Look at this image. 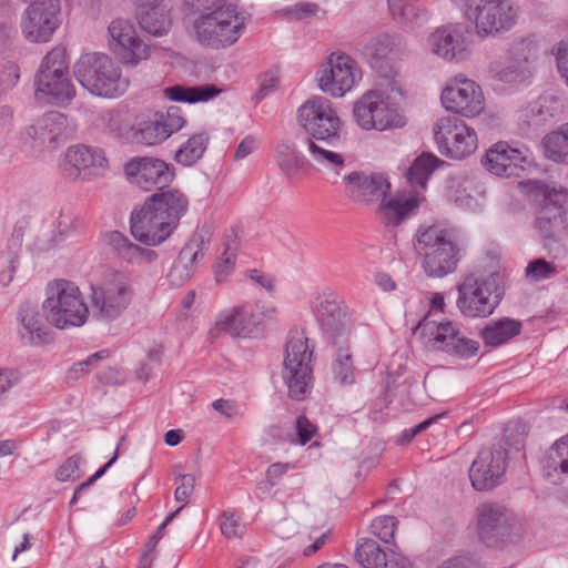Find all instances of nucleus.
Segmentation results:
<instances>
[{
	"label": "nucleus",
	"instance_id": "40",
	"mask_svg": "<svg viewBox=\"0 0 568 568\" xmlns=\"http://www.w3.org/2000/svg\"><path fill=\"white\" fill-rule=\"evenodd\" d=\"M443 161L430 152H422L406 172L407 182L412 186L425 189L427 182Z\"/></svg>",
	"mask_w": 568,
	"mask_h": 568
},
{
	"label": "nucleus",
	"instance_id": "41",
	"mask_svg": "<svg viewBox=\"0 0 568 568\" xmlns=\"http://www.w3.org/2000/svg\"><path fill=\"white\" fill-rule=\"evenodd\" d=\"M541 463L544 474L548 478L558 473L568 475V438L564 436L556 440L547 450Z\"/></svg>",
	"mask_w": 568,
	"mask_h": 568
},
{
	"label": "nucleus",
	"instance_id": "9",
	"mask_svg": "<svg viewBox=\"0 0 568 568\" xmlns=\"http://www.w3.org/2000/svg\"><path fill=\"white\" fill-rule=\"evenodd\" d=\"M42 308L45 320L60 329L83 325L89 314L80 288L67 280H57L48 284Z\"/></svg>",
	"mask_w": 568,
	"mask_h": 568
},
{
	"label": "nucleus",
	"instance_id": "44",
	"mask_svg": "<svg viewBox=\"0 0 568 568\" xmlns=\"http://www.w3.org/2000/svg\"><path fill=\"white\" fill-rule=\"evenodd\" d=\"M333 346L336 349L332 365L334 378L343 385L353 384L355 382V367L349 352V339H346L345 344L339 343V345Z\"/></svg>",
	"mask_w": 568,
	"mask_h": 568
},
{
	"label": "nucleus",
	"instance_id": "27",
	"mask_svg": "<svg viewBox=\"0 0 568 568\" xmlns=\"http://www.w3.org/2000/svg\"><path fill=\"white\" fill-rule=\"evenodd\" d=\"M442 103L446 110L467 118L478 115L485 108L481 88L468 79L456 80L442 92Z\"/></svg>",
	"mask_w": 568,
	"mask_h": 568
},
{
	"label": "nucleus",
	"instance_id": "59",
	"mask_svg": "<svg viewBox=\"0 0 568 568\" xmlns=\"http://www.w3.org/2000/svg\"><path fill=\"white\" fill-rule=\"evenodd\" d=\"M278 79L272 73L266 72L258 78V89L255 93L256 102L262 101L277 88Z\"/></svg>",
	"mask_w": 568,
	"mask_h": 568
},
{
	"label": "nucleus",
	"instance_id": "56",
	"mask_svg": "<svg viewBox=\"0 0 568 568\" xmlns=\"http://www.w3.org/2000/svg\"><path fill=\"white\" fill-rule=\"evenodd\" d=\"M220 529L222 535L229 539L241 537L243 532V526L240 524V519L227 511L222 514Z\"/></svg>",
	"mask_w": 568,
	"mask_h": 568
},
{
	"label": "nucleus",
	"instance_id": "62",
	"mask_svg": "<svg viewBox=\"0 0 568 568\" xmlns=\"http://www.w3.org/2000/svg\"><path fill=\"white\" fill-rule=\"evenodd\" d=\"M8 270L0 272V282L3 286H8L13 280L14 273L19 265V254L17 251L8 253Z\"/></svg>",
	"mask_w": 568,
	"mask_h": 568
},
{
	"label": "nucleus",
	"instance_id": "57",
	"mask_svg": "<svg viewBox=\"0 0 568 568\" xmlns=\"http://www.w3.org/2000/svg\"><path fill=\"white\" fill-rule=\"evenodd\" d=\"M176 479L181 481V484L176 487L174 491V497L176 501H187L189 497L192 495L195 486V477L192 474H181L174 471Z\"/></svg>",
	"mask_w": 568,
	"mask_h": 568
},
{
	"label": "nucleus",
	"instance_id": "7",
	"mask_svg": "<svg viewBox=\"0 0 568 568\" xmlns=\"http://www.w3.org/2000/svg\"><path fill=\"white\" fill-rule=\"evenodd\" d=\"M67 50L63 47H55L42 59L34 75V98L37 101L65 106L75 97L70 71Z\"/></svg>",
	"mask_w": 568,
	"mask_h": 568
},
{
	"label": "nucleus",
	"instance_id": "23",
	"mask_svg": "<svg viewBox=\"0 0 568 568\" xmlns=\"http://www.w3.org/2000/svg\"><path fill=\"white\" fill-rule=\"evenodd\" d=\"M186 124L180 106L172 105L165 112L155 111L146 115L138 124L134 136L145 145H156L180 131Z\"/></svg>",
	"mask_w": 568,
	"mask_h": 568
},
{
	"label": "nucleus",
	"instance_id": "19",
	"mask_svg": "<svg viewBox=\"0 0 568 568\" xmlns=\"http://www.w3.org/2000/svg\"><path fill=\"white\" fill-rule=\"evenodd\" d=\"M477 529L488 547H499L520 534L517 519L505 507L489 503L477 508Z\"/></svg>",
	"mask_w": 568,
	"mask_h": 568
},
{
	"label": "nucleus",
	"instance_id": "15",
	"mask_svg": "<svg viewBox=\"0 0 568 568\" xmlns=\"http://www.w3.org/2000/svg\"><path fill=\"white\" fill-rule=\"evenodd\" d=\"M434 138L439 152L450 159H464L477 149V133L457 115L439 118Z\"/></svg>",
	"mask_w": 568,
	"mask_h": 568
},
{
	"label": "nucleus",
	"instance_id": "45",
	"mask_svg": "<svg viewBox=\"0 0 568 568\" xmlns=\"http://www.w3.org/2000/svg\"><path fill=\"white\" fill-rule=\"evenodd\" d=\"M389 10L394 19L409 28L419 27L428 20V12L415 3L390 4Z\"/></svg>",
	"mask_w": 568,
	"mask_h": 568
},
{
	"label": "nucleus",
	"instance_id": "64",
	"mask_svg": "<svg viewBox=\"0 0 568 568\" xmlns=\"http://www.w3.org/2000/svg\"><path fill=\"white\" fill-rule=\"evenodd\" d=\"M477 560L470 556H459L446 560L439 568H476Z\"/></svg>",
	"mask_w": 568,
	"mask_h": 568
},
{
	"label": "nucleus",
	"instance_id": "26",
	"mask_svg": "<svg viewBox=\"0 0 568 568\" xmlns=\"http://www.w3.org/2000/svg\"><path fill=\"white\" fill-rule=\"evenodd\" d=\"M313 313L323 334L331 339L332 345L345 344L349 339L351 325L342 302L334 295L318 297L313 305Z\"/></svg>",
	"mask_w": 568,
	"mask_h": 568
},
{
	"label": "nucleus",
	"instance_id": "52",
	"mask_svg": "<svg viewBox=\"0 0 568 568\" xmlns=\"http://www.w3.org/2000/svg\"><path fill=\"white\" fill-rule=\"evenodd\" d=\"M392 396V389L389 386H386L381 396L374 402L373 409L371 412L372 420L374 423H387L388 419L385 418V416L389 415V404L392 403L390 399Z\"/></svg>",
	"mask_w": 568,
	"mask_h": 568
},
{
	"label": "nucleus",
	"instance_id": "58",
	"mask_svg": "<svg viewBox=\"0 0 568 568\" xmlns=\"http://www.w3.org/2000/svg\"><path fill=\"white\" fill-rule=\"evenodd\" d=\"M82 457L73 455L69 457L55 471V478L59 481H67L74 478V474L79 471Z\"/></svg>",
	"mask_w": 568,
	"mask_h": 568
},
{
	"label": "nucleus",
	"instance_id": "33",
	"mask_svg": "<svg viewBox=\"0 0 568 568\" xmlns=\"http://www.w3.org/2000/svg\"><path fill=\"white\" fill-rule=\"evenodd\" d=\"M356 558L364 568H413L409 560L398 554H386L374 539H362Z\"/></svg>",
	"mask_w": 568,
	"mask_h": 568
},
{
	"label": "nucleus",
	"instance_id": "1",
	"mask_svg": "<svg viewBox=\"0 0 568 568\" xmlns=\"http://www.w3.org/2000/svg\"><path fill=\"white\" fill-rule=\"evenodd\" d=\"M297 121L306 135L296 140L306 146L313 160L325 169L339 174L345 165L342 154L326 150L315 141L335 145L341 140L342 121L333 109L332 102L324 97L306 100L297 110Z\"/></svg>",
	"mask_w": 568,
	"mask_h": 568
},
{
	"label": "nucleus",
	"instance_id": "18",
	"mask_svg": "<svg viewBox=\"0 0 568 568\" xmlns=\"http://www.w3.org/2000/svg\"><path fill=\"white\" fill-rule=\"evenodd\" d=\"M21 17L20 28L31 43L49 42L61 24L59 0L29 1Z\"/></svg>",
	"mask_w": 568,
	"mask_h": 568
},
{
	"label": "nucleus",
	"instance_id": "20",
	"mask_svg": "<svg viewBox=\"0 0 568 568\" xmlns=\"http://www.w3.org/2000/svg\"><path fill=\"white\" fill-rule=\"evenodd\" d=\"M423 334L433 337L435 349L444 352L459 359H469L477 355L479 342L463 334L452 322L435 323L424 321L420 323Z\"/></svg>",
	"mask_w": 568,
	"mask_h": 568
},
{
	"label": "nucleus",
	"instance_id": "5",
	"mask_svg": "<svg viewBox=\"0 0 568 568\" xmlns=\"http://www.w3.org/2000/svg\"><path fill=\"white\" fill-rule=\"evenodd\" d=\"M526 433L519 428H504L503 437L490 446H484L469 468L471 486L478 490H490L501 484L506 473L507 457L525 447Z\"/></svg>",
	"mask_w": 568,
	"mask_h": 568
},
{
	"label": "nucleus",
	"instance_id": "31",
	"mask_svg": "<svg viewBox=\"0 0 568 568\" xmlns=\"http://www.w3.org/2000/svg\"><path fill=\"white\" fill-rule=\"evenodd\" d=\"M17 336L23 346H41L49 343V331L37 303H21L17 312Z\"/></svg>",
	"mask_w": 568,
	"mask_h": 568
},
{
	"label": "nucleus",
	"instance_id": "3",
	"mask_svg": "<svg viewBox=\"0 0 568 568\" xmlns=\"http://www.w3.org/2000/svg\"><path fill=\"white\" fill-rule=\"evenodd\" d=\"M346 194L354 202L372 204L381 202L377 209L381 221L387 226H398L412 216L419 206L418 197L390 196V183L382 173L366 174L354 171L344 176Z\"/></svg>",
	"mask_w": 568,
	"mask_h": 568
},
{
	"label": "nucleus",
	"instance_id": "54",
	"mask_svg": "<svg viewBox=\"0 0 568 568\" xmlns=\"http://www.w3.org/2000/svg\"><path fill=\"white\" fill-rule=\"evenodd\" d=\"M233 3L237 4V0H184V4L189 7L193 12H200L201 14L206 12H213L216 10H224V4Z\"/></svg>",
	"mask_w": 568,
	"mask_h": 568
},
{
	"label": "nucleus",
	"instance_id": "6",
	"mask_svg": "<svg viewBox=\"0 0 568 568\" xmlns=\"http://www.w3.org/2000/svg\"><path fill=\"white\" fill-rule=\"evenodd\" d=\"M456 288V306L467 318L490 316L505 296L504 276L498 271L488 274L468 273L463 276Z\"/></svg>",
	"mask_w": 568,
	"mask_h": 568
},
{
	"label": "nucleus",
	"instance_id": "25",
	"mask_svg": "<svg viewBox=\"0 0 568 568\" xmlns=\"http://www.w3.org/2000/svg\"><path fill=\"white\" fill-rule=\"evenodd\" d=\"M215 326L217 331L240 338H257L264 333L262 314L256 313L248 303L221 312Z\"/></svg>",
	"mask_w": 568,
	"mask_h": 568
},
{
	"label": "nucleus",
	"instance_id": "14",
	"mask_svg": "<svg viewBox=\"0 0 568 568\" xmlns=\"http://www.w3.org/2000/svg\"><path fill=\"white\" fill-rule=\"evenodd\" d=\"M466 17L479 36L510 30L517 20V9L509 0H469Z\"/></svg>",
	"mask_w": 568,
	"mask_h": 568
},
{
	"label": "nucleus",
	"instance_id": "42",
	"mask_svg": "<svg viewBox=\"0 0 568 568\" xmlns=\"http://www.w3.org/2000/svg\"><path fill=\"white\" fill-rule=\"evenodd\" d=\"M136 19L141 29L154 37L166 34L171 26L169 16L158 7H139Z\"/></svg>",
	"mask_w": 568,
	"mask_h": 568
},
{
	"label": "nucleus",
	"instance_id": "10",
	"mask_svg": "<svg viewBox=\"0 0 568 568\" xmlns=\"http://www.w3.org/2000/svg\"><path fill=\"white\" fill-rule=\"evenodd\" d=\"M313 353L310 339L303 331L291 329L288 332L283 378L288 388V395L293 399H304L311 390L313 378Z\"/></svg>",
	"mask_w": 568,
	"mask_h": 568
},
{
	"label": "nucleus",
	"instance_id": "36",
	"mask_svg": "<svg viewBox=\"0 0 568 568\" xmlns=\"http://www.w3.org/2000/svg\"><path fill=\"white\" fill-rule=\"evenodd\" d=\"M428 44L435 54L449 61L456 59L464 50L463 36L450 28L437 29L429 36Z\"/></svg>",
	"mask_w": 568,
	"mask_h": 568
},
{
	"label": "nucleus",
	"instance_id": "16",
	"mask_svg": "<svg viewBox=\"0 0 568 568\" xmlns=\"http://www.w3.org/2000/svg\"><path fill=\"white\" fill-rule=\"evenodd\" d=\"M130 184L145 192H165L175 179V168L154 156H133L124 164Z\"/></svg>",
	"mask_w": 568,
	"mask_h": 568
},
{
	"label": "nucleus",
	"instance_id": "2",
	"mask_svg": "<svg viewBox=\"0 0 568 568\" xmlns=\"http://www.w3.org/2000/svg\"><path fill=\"white\" fill-rule=\"evenodd\" d=\"M187 210L189 199L182 191L153 192L131 212V234L144 245H160L178 229Z\"/></svg>",
	"mask_w": 568,
	"mask_h": 568
},
{
	"label": "nucleus",
	"instance_id": "46",
	"mask_svg": "<svg viewBox=\"0 0 568 568\" xmlns=\"http://www.w3.org/2000/svg\"><path fill=\"white\" fill-rule=\"evenodd\" d=\"M109 243L118 254V256L128 263H136L139 261L140 247L130 241L119 231H112L109 234Z\"/></svg>",
	"mask_w": 568,
	"mask_h": 568
},
{
	"label": "nucleus",
	"instance_id": "43",
	"mask_svg": "<svg viewBox=\"0 0 568 568\" xmlns=\"http://www.w3.org/2000/svg\"><path fill=\"white\" fill-rule=\"evenodd\" d=\"M542 146L547 159L557 163H568V122L557 131L546 134Z\"/></svg>",
	"mask_w": 568,
	"mask_h": 568
},
{
	"label": "nucleus",
	"instance_id": "24",
	"mask_svg": "<svg viewBox=\"0 0 568 568\" xmlns=\"http://www.w3.org/2000/svg\"><path fill=\"white\" fill-rule=\"evenodd\" d=\"M536 193L542 196L535 226L542 239H552L555 231L564 223L567 192L565 189L536 183Z\"/></svg>",
	"mask_w": 568,
	"mask_h": 568
},
{
	"label": "nucleus",
	"instance_id": "30",
	"mask_svg": "<svg viewBox=\"0 0 568 568\" xmlns=\"http://www.w3.org/2000/svg\"><path fill=\"white\" fill-rule=\"evenodd\" d=\"M565 112V100L552 93L540 94L520 110V123L528 130L538 131L557 121Z\"/></svg>",
	"mask_w": 568,
	"mask_h": 568
},
{
	"label": "nucleus",
	"instance_id": "60",
	"mask_svg": "<svg viewBox=\"0 0 568 568\" xmlns=\"http://www.w3.org/2000/svg\"><path fill=\"white\" fill-rule=\"evenodd\" d=\"M556 60L558 71L568 85V38L557 44Z\"/></svg>",
	"mask_w": 568,
	"mask_h": 568
},
{
	"label": "nucleus",
	"instance_id": "49",
	"mask_svg": "<svg viewBox=\"0 0 568 568\" xmlns=\"http://www.w3.org/2000/svg\"><path fill=\"white\" fill-rule=\"evenodd\" d=\"M20 80V68L13 61H6L0 67V94L11 91Z\"/></svg>",
	"mask_w": 568,
	"mask_h": 568
},
{
	"label": "nucleus",
	"instance_id": "37",
	"mask_svg": "<svg viewBox=\"0 0 568 568\" xmlns=\"http://www.w3.org/2000/svg\"><path fill=\"white\" fill-rule=\"evenodd\" d=\"M209 144L210 135L206 132L194 133L179 146L173 159L178 164L191 168L203 158Z\"/></svg>",
	"mask_w": 568,
	"mask_h": 568
},
{
	"label": "nucleus",
	"instance_id": "39",
	"mask_svg": "<svg viewBox=\"0 0 568 568\" xmlns=\"http://www.w3.org/2000/svg\"><path fill=\"white\" fill-rule=\"evenodd\" d=\"M221 93L214 84H203L195 87L172 85L165 89V95L171 101L197 103L207 102L209 100L217 97Z\"/></svg>",
	"mask_w": 568,
	"mask_h": 568
},
{
	"label": "nucleus",
	"instance_id": "21",
	"mask_svg": "<svg viewBox=\"0 0 568 568\" xmlns=\"http://www.w3.org/2000/svg\"><path fill=\"white\" fill-rule=\"evenodd\" d=\"M359 75L357 63L345 53L333 52L317 72L320 89L335 98L351 91Z\"/></svg>",
	"mask_w": 568,
	"mask_h": 568
},
{
	"label": "nucleus",
	"instance_id": "53",
	"mask_svg": "<svg viewBox=\"0 0 568 568\" xmlns=\"http://www.w3.org/2000/svg\"><path fill=\"white\" fill-rule=\"evenodd\" d=\"M556 266L554 263L545 258H536L528 263L526 273L535 281H541L551 277L556 274Z\"/></svg>",
	"mask_w": 568,
	"mask_h": 568
},
{
	"label": "nucleus",
	"instance_id": "13",
	"mask_svg": "<svg viewBox=\"0 0 568 568\" xmlns=\"http://www.w3.org/2000/svg\"><path fill=\"white\" fill-rule=\"evenodd\" d=\"M134 296L131 278L123 272H114L102 285L92 286L91 302L94 315L111 322L120 317Z\"/></svg>",
	"mask_w": 568,
	"mask_h": 568
},
{
	"label": "nucleus",
	"instance_id": "61",
	"mask_svg": "<svg viewBox=\"0 0 568 568\" xmlns=\"http://www.w3.org/2000/svg\"><path fill=\"white\" fill-rule=\"evenodd\" d=\"M212 407L214 410L227 418H233L240 415V405L231 399H216L212 403Z\"/></svg>",
	"mask_w": 568,
	"mask_h": 568
},
{
	"label": "nucleus",
	"instance_id": "32",
	"mask_svg": "<svg viewBox=\"0 0 568 568\" xmlns=\"http://www.w3.org/2000/svg\"><path fill=\"white\" fill-rule=\"evenodd\" d=\"M481 163L495 175L519 176L525 169L526 156L519 149L510 148L506 142H498L487 150Z\"/></svg>",
	"mask_w": 568,
	"mask_h": 568
},
{
	"label": "nucleus",
	"instance_id": "51",
	"mask_svg": "<svg viewBox=\"0 0 568 568\" xmlns=\"http://www.w3.org/2000/svg\"><path fill=\"white\" fill-rule=\"evenodd\" d=\"M109 356V351L101 349L94 354H91L83 361L74 363L68 372L69 381H77L84 375L89 369L100 359H104Z\"/></svg>",
	"mask_w": 568,
	"mask_h": 568
},
{
	"label": "nucleus",
	"instance_id": "34",
	"mask_svg": "<svg viewBox=\"0 0 568 568\" xmlns=\"http://www.w3.org/2000/svg\"><path fill=\"white\" fill-rule=\"evenodd\" d=\"M523 323L511 317H500L487 323L479 332L484 344L488 347H499L520 335Z\"/></svg>",
	"mask_w": 568,
	"mask_h": 568
},
{
	"label": "nucleus",
	"instance_id": "50",
	"mask_svg": "<svg viewBox=\"0 0 568 568\" xmlns=\"http://www.w3.org/2000/svg\"><path fill=\"white\" fill-rule=\"evenodd\" d=\"M236 254L235 252H231V247L227 245L214 265V275L217 283L226 281L234 270Z\"/></svg>",
	"mask_w": 568,
	"mask_h": 568
},
{
	"label": "nucleus",
	"instance_id": "55",
	"mask_svg": "<svg viewBox=\"0 0 568 568\" xmlns=\"http://www.w3.org/2000/svg\"><path fill=\"white\" fill-rule=\"evenodd\" d=\"M280 437L290 444L305 445L315 435L317 428H280Z\"/></svg>",
	"mask_w": 568,
	"mask_h": 568
},
{
	"label": "nucleus",
	"instance_id": "17",
	"mask_svg": "<svg viewBox=\"0 0 568 568\" xmlns=\"http://www.w3.org/2000/svg\"><path fill=\"white\" fill-rule=\"evenodd\" d=\"M355 122L364 130L385 131L403 128L406 119L397 109L390 108L384 95L377 91H369L362 95L353 109Z\"/></svg>",
	"mask_w": 568,
	"mask_h": 568
},
{
	"label": "nucleus",
	"instance_id": "35",
	"mask_svg": "<svg viewBox=\"0 0 568 568\" xmlns=\"http://www.w3.org/2000/svg\"><path fill=\"white\" fill-rule=\"evenodd\" d=\"M394 39L388 33H381L358 43L357 50L373 69H382L395 50Z\"/></svg>",
	"mask_w": 568,
	"mask_h": 568
},
{
	"label": "nucleus",
	"instance_id": "12",
	"mask_svg": "<svg viewBox=\"0 0 568 568\" xmlns=\"http://www.w3.org/2000/svg\"><path fill=\"white\" fill-rule=\"evenodd\" d=\"M75 124L59 111H49L21 131L24 145L36 150H55L75 133Z\"/></svg>",
	"mask_w": 568,
	"mask_h": 568
},
{
	"label": "nucleus",
	"instance_id": "28",
	"mask_svg": "<svg viewBox=\"0 0 568 568\" xmlns=\"http://www.w3.org/2000/svg\"><path fill=\"white\" fill-rule=\"evenodd\" d=\"M210 242L207 230L195 231L189 241L181 248L176 260L168 274L172 285L181 286L189 281L197 267V262L203 257Z\"/></svg>",
	"mask_w": 568,
	"mask_h": 568
},
{
	"label": "nucleus",
	"instance_id": "11",
	"mask_svg": "<svg viewBox=\"0 0 568 568\" xmlns=\"http://www.w3.org/2000/svg\"><path fill=\"white\" fill-rule=\"evenodd\" d=\"M226 9L201 14L194 21L197 41L206 48L221 49L235 43L243 30L244 18L237 12V4H224Z\"/></svg>",
	"mask_w": 568,
	"mask_h": 568
},
{
	"label": "nucleus",
	"instance_id": "4",
	"mask_svg": "<svg viewBox=\"0 0 568 568\" xmlns=\"http://www.w3.org/2000/svg\"><path fill=\"white\" fill-rule=\"evenodd\" d=\"M413 245L422 258L424 272L434 278L456 272L466 253L457 233L440 224L420 225L414 234Z\"/></svg>",
	"mask_w": 568,
	"mask_h": 568
},
{
	"label": "nucleus",
	"instance_id": "38",
	"mask_svg": "<svg viewBox=\"0 0 568 568\" xmlns=\"http://www.w3.org/2000/svg\"><path fill=\"white\" fill-rule=\"evenodd\" d=\"M275 159L287 179H292L298 171L307 170L310 166L308 160L298 151L297 145L288 141L277 145Z\"/></svg>",
	"mask_w": 568,
	"mask_h": 568
},
{
	"label": "nucleus",
	"instance_id": "47",
	"mask_svg": "<svg viewBox=\"0 0 568 568\" xmlns=\"http://www.w3.org/2000/svg\"><path fill=\"white\" fill-rule=\"evenodd\" d=\"M81 225V220L71 212L61 211L54 222V229L59 237H53V245L58 244L64 237L69 236L72 232L78 230Z\"/></svg>",
	"mask_w": 568,
	"mask_h": 568
},
{
	"label": "nucleus",
	"instance_id": "48",
	"mask_svg": "<svg viewBox=\"0 0 568 568\" xmlns=\"http://www.w3.org/2000/svg\"><path fill=\"white\" fill-rule=\"evenodd\" d=\"M397 520L394 516H381L371 524V531L382 541L388 544L393 540Z\"/></svg>",
	"mask_w": 568,
	"mask_h": 568
},
{
	"label": "nucleus",
	"instance_id": "63",
	"mask_svg": "<svg viewBox=\"0 0 568 568\" xmlns=\"http://www.w3.org/2000/svg\"><path fill=\"white\" fill-rule=\"evenodd\" d=\"M317 12V4L312 2H302L294 6L291 9V16L296 20H303L315 16Z\"/></svg>",
	"mask_w": 568,
	"mask_h": 568
},
{
	"label": "nucleus",
	"instance_id": "29",
	"mask_svg": "<svg viewBox=\"0 0 568 568\" xmlns=\"http://www.w3.org/2000/svg\"><path fill=\"white\" fill-rule=\"evenodd\" d=\"M108 159L102 149L77 144L68 148L59 164L60 172L67 180L74 181L82 173L90 175L93 169H105Z\"/></svg>",
	"mask_w": 568,
	"mask_h": 568
},
{
	"label": "nucleus",
	"instance_id": "8",
	"mask_svg": "<svg viewBox=\"0 0 568 568\" xmlns=\"http://www.w3.org/2000/svg\"><path fill=\"white\" fill-rule=\"evenodd\" d=\"M74 77L90 93L103 98L120 97L129 87L121 69L108 54L99 52L82 54L74 64Z\"/></svg>",
	"mask_w": 568,
	"mask_h": 568
},
{
	"label": "nucleus",
	"instance_id": "22",
	"mask_svg": "<svg viewBox=\"0 0 568 568\" xmlns=\"http://www.w3.org/2000/svg\"><path fill=\"white\" fill-rule=\"evenodd\" d=\"M109 47L123 64L136 65L150 55V47L136 34L134 26L125 19L113 20L109 28Z\"/></svg>",
	"mask_w": 568,
	"mask_h": 568
}]
</instances>
